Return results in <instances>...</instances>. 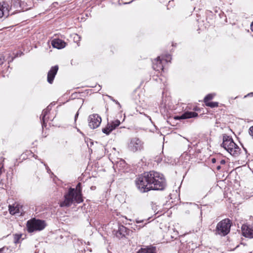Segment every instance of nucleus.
I'll use <instances>...</instances> for the list:
<instances>
[{
    "label": "nucleus",
    "instance_id": "f257e3e1",
    "mask_svg": "<svg viewBox=\"0 0 253 253\" xmlns=\"http://www.w3.org/2000/svg\"><path fill=\"white\" fill-rule=\"evenodd\" d=\"M136 185L142 193L150 190H162L166 185L165 177L162 174L154 171L144 172L139 175L136 180Z\"/></svg>",
    "mask_w": 253,
    "mask_h": 253
},
{
    "label": "nucleus",
    "instance_id": "f03ea898",
    "mask_svg": "<svg viewBox=\"0 0 253 253\" xmlns=\"http://www.w3.org/2000/svg\"><path fill=\"white\" fill-rule=\"evenodd\" d=\"M83 202L82 194L81 183H79L75 188H70L64 195V200L60 203L61 207H70L73 203L78 204Z\"/></svg>",
    "mask_w": 253,
    "mask_h": 253
},
{
    "label": "nucleus",
    "instance_id": "7ed1b4c3",
    "mask_svg": "<svg viewBox=\"0 0 253 253\" xmlns=\"http://www.w3.org/2000/svg\"><path fill=\"white\" fill-rule=\"evenodd\" d=\"M223 142L221 144V147L224 148L228 153L233 156L236 157L240 153V148L234 142L231 136L224 134L222 137Z\"/></svg>",
    "mask_w": 253,
    "mask_h": 253
},
{
    "label": "nucleus",
    "instance_id": "20e7f679",
    "mask_svg": "<svg viewBox=\"0 0 253 253\" xmlns=\"http://www.w3.org/2000/svg\"><path fill=\"white\" fill-rule=\"evenodd\" d=\"M45 226L44 221L35 218L28 220L27 222V227L29 232L42 230Z\"/></svg>",
    "mask_w": 253,
    "mask_h": 253
},
{
    "label": "nucleus",
    "instance_id": "39448f33",
    "mask_svg": "<svg viewBox=\"0 0 253 253\" xmlns=\"http://www.w3.org/2000/svg\"><path fill=\"white\" fill-rule=\"evenodd\" d=\"M230 220L228 218L224 219L217 224L216 233L221 236H225L230 232Z\"/></svg>",
    "mask_w": 253,
    "mask_h": 253
},
{
    "label": "nucleus",
    "instance_id": "423d86ee",
    "mask_svg": "<svg viewBox=\"0 0 253 253\" xmlns=\"http://www.w3.org/2000/svg\"><path fill=\"white\" fill-rule=\"evenodd\" d=\"M128 147L130 151L135 152L143 149V142L139 138L134 137L131 139Z\"/></svg>",
    "mask_w": 253,
    "mask_h": 253
},
{
    "label": "nucleus",
    "instance_id": "0eeeda50",
    "mask_svg": "<svg viewBox=\"0 0 253 253\" xmlns=\"http://www.w3.org/2000/svg\"><path fill=\"white\" fill-rule=\"evenodd\" d=\"M88 126L91 129L98 127L101 122V117L97 114H92L88 118Z\"/></svg>",
    "mask_w": 253,
    "mask_h": 253
},
{
    "label": "nucleus",
    "instance_id": "6e6552de",
    "mask_svg": "<svg viewBox=\"0 0 253 253\" xmlns=\"http://www.w3.org/2000/svg\"><path fill=\"white\" fill-rule=\"evenodd\" d=\"M120 124V121L118 119L111 121L110 123H108L105 128L102 129V131L103 133L108 135L112 131L118 127Z\"/></svg>",
    "mask_w": 253,
    "mask_h": 253
},
{
    "label": "nucleus",
    "instance_id": "1a4fd4ad",
    "mask_svg": "<svg viewBox=\"0 0 253 253\" xmlns=\"http://www.w3.org/2000/svg\"><path fill=\"white\" fill-rule=\"evenodd\" d=\"M10 6L5 1L0 2V18L7 17L9 15Z\"/></svg>",
    "mask_w": 253,
    "mask_h": 253
},
{
    "label": "nucleus",
    "instance_id": "9d476101",
    "mask_svg": "<svg viewBox=\"0 0 253 253\" xmlns=\"http://www.w3.org/2000/svg\"><path fill=\"white\" fill-rule=\"evenodd\" d=\"M243 235L247 238H253V226L247 225H243L242 226Z\"/></svg>",
    "mask_w": 253,
    "mask_h": 253
},
{
    "label": "nucleus",
    "instance_id": "9b49d317",
    "mask_svg": "<svg viewBox=\"0 0 253 253\" xmlns=\"http://www.w3.org/2000/svg\"><path fill=\"white\" fill-rule=\"evenodd\" d=\"M58 70V66L57 65L52 67L50 70L48 71L47 74V82L49 84L53 83V80Z\"/></svg>",
    "mask_w": 253,
    "mask_h": 253
},
{
    "label": "nucleus",
    "instance_id": "f8f14e48",
    "mask_svg": "<svg viewBox=\"0 0 253 253\" xmlns=\"http://www.w3.org/2000/svg\"><path fill=\"white\" fill-rule=\"evenodd\" d=\"M198 116V114L196 112L187 111L184 112L179 116H176L174 117V119L176 120L187 119L192 118H195L197 117Z\"/></svg>",
    "mask_w": 253,
    "mask_h": 253
},
{
    "label": "nucleus",
    "instance_id": "ddd939ff",
    "mask_svg": "<svg viewBox=\"0 0 253 253\" xmlns=\"http://www.w3.org/2000/svg\"><path fill=\"white\" fill-rule=\"evenodd\" d=\"M51 44L54 48L61 49L65 47L66 42L59 39H55L52 41Z\"/></svg>",
    "mask_w": 253,
    "mask_h": 253
},
{
    "label": "nucleus",
    "instance_id": "4468645a",
    "mask_svg": "<svg viewBox=\"0 0 253 253\" xmlns=\"http://www.w3.org/2000/svg\"><path fill=\"white\" fill-rule=\"evenodd\" d=\"M153 68L157 71H160L164 70L163 65L162 64V60L160 56L158 57L155 61L153 62Z\"/></svg>",
    "mask_w": 253,
    "mask_h": 253
},
{
    "label": "nucleus",
    "instance_id": "2eb2a0df",
    "mask_svg": "<svg viewBox=\"0 0 253 253\" xmlns=\"http://www.w3.org/2000/svg\"><path fill=\"white\" fill-rule=\"evenodd\" d=\"M8 207L9 212L12 215L20 212V206L18 204H14L12 205H9Z\"/></svg>",
    "mask_w": 253,
    "mask_h": 253
},
{
    "label": "nucleus",
    "instance_id": "dca6fc26",
    "mask_svg": "<svg viewBox=\"0 0 253 253\" xmlns=\"http://www.w3.org/2000/svg\"><path fill=\"white\" fill-rule=\"evenodd\" d=\"M49 106H48L46 109H44L42 111V114L41 115L42 116L41 118H42V126L45 124V116H46V114H47L48 112L49 111Z\"/></svg>",
    "mask_w": 253,
    "mask_h": 253
},
{
    "label": "nucleus",
    "instance_id": "f3484780",
    "mask_svg": "<svg viewBox=\"0 0 253 253\" xmlns=\"http://www.w3.org/2000/svg\"><path fill=\"white\" fill-rule=\"evenodd\" d=\"M22 234H15L14 235L13 242L17 244L20 242V239L21 238Z\"/></svg>",
    "mask_w": 253,
    "mask_h": 253
},
{
    "label": "nucleus",
    "instance_id": "a211bd4d",
    "mask_svg": "<svg viewBox=\"0 0 253 253\" xmlns=\"http://www.w3.org/2000/svg\"><path fill=\"white\" fill-rule=\"evenodd\" d=\"M152 247H147L146 248H141L138 251V253H148Z\"/></svg>",
    "mask_w": 253,
    "mask_h": 253
},
{
    "label": "nucleus",
    "instance_id": "6ab92c4d",
    "mask_svg": "<svg viewBox=\"0 0 253 253\" xmlns=\"http://www.w3.org/2000/svg\"><path fill=\"white\" fill-rule=\"evenodd\" d=\"M206 106H209L211 108L216 107L218 106V103L216 102H208L205 103Z\"/></svg>",
    "mask_w": 253,
    "mask_h": 253
},
{
    "label": "nucleus",
    "instance_id": "aec40b11",
    "mask_svg": "<svg viewBox=\"0 0 253 253\" xmlns=\"http://www.w3.org/2000/svg\"><path fill=\"white\" fill-rule=\"evenodd\" d=\"M214 94H209L204 98V102L205 103L208 102L209 100H211L214 97Z\"/></svg>",
    "mask_w": 253,
    "mask_h": 253
},
{
    "label": "nucleus",
    "instance_id": "412c9836",
    "mask_svg": "<svg viewBox=\"0 0 253 253\" xmlns=\"http://www.w3.org/2000/svg\"><path fill=\"white\" fill-rule=\"evenodd\" d=\"M120 232L122 233L123 235L125 236L126 234V228L124 226H121L119 227L118 229Z\"/></svg>",
    "mask_w": 253,
    "mask_h": 253
},
{
    "label": "nucleus",
    "instance_id": "4be33fe9",
    "mask_svg": "<svg viewBox=\"0 0 253 253\" xmlns=\"http://www.w3.org/2000/svg\"><path fill=\"white\" fill-rule=\"evenodd\" d=\"M115 235L119 239H121L125 237L122 234V233L120 232V231L119 229L117 231H116Z\"/></svg>",
    "mask_w": 253,
    "mask_h": 253
},
{
    "label": "nucleus",
    "instance_id": "5701e85b",
    "mask_svg": "<svg viewBox=\"0 0 253 253\" xmlns=\"http://www.w3.org/2000/svg\"><path fill=\"white\" fill-rule=\"evenodd\" d=\"M148 253H156V247H152Z\"/></svg>",
    "mask_w": 253,
    "mask_h": 253
},
{
    "label": "nucleus",
    "instance_id": "b1692460",
    "mask_svg": "<svg viewBox=\"0 0 253 253\" xmlns=\"http://www.w3.org/2000/svg\"><path fill=\"white\" fill-rule=\"evenodd\" d=\"M249 133L250 135L253 137V126H251L249 129Z\"/></svg>",
    "mask_w": 253,
    "mask_h": 253
},
{
    "label": "nucleus",
    "instance_id": "393cba45",
    "mask_svg": "<svg viewBox=\"0 0 253 253\" xmlns=\"http://www.w3.org/2000/svg\"><path fill=\"white\" fill-rule=\"evenodd\" d=\"M171 59V58L170 57V55H168L166 56L165 60H166V62H169V61H170Z\"/></svg>",
    "mask_w": 253,
    "mask_h": 253
},
{
    "label": "nucleus",
    "instance_id": "a878e982",
    "mask_svg": "<svg viewBox=\"0 0 253 253\" xmlns=\"http://www.w3.org/2000/svg\"><path fill=\"white\" fill-rule=\"evenodd\" d=\"M141 228V226L140 225H135V226L133 227V229L134 230L140 229Z\"/></svg>",
    "mask_w": 253,
    "mask_h": 253
},
{
    "label": "nucleus",
    "instance_id": "bb28decb",
    "mask_svg": "<svg viewBox=\"0 0 253 253\" xmlns=\"http://www.w3.org/2000/svg\"><path fill=\"white\" fill-rule=\"evenodd\" d=\"M112 100H113L114 102H115L117 104H118V105H119V106L121 107V105H120V104L118 102V101H117V100H115V99H112Z\"/></svg>",
    "mask_w": 253,
    "mask_h": 253
},
{
    "label": "nucleus",
    "instance_id": "cd10ccee",
    "mask_svg": "<svg viewBox=\"0 0 253 253\" xmlns=\"http://www.w3.org/2000/svg\"><path fill=\"white\" fill-rule=\"evenodd\" d=\"M220 163L221 165H224L225 164V161L224 160H222L220 161Z\"/></svg>",
    "mask_w": 253,
    "mask_h": 253
},
{
    "label": "nucleus",
    "instance_id": "c85d7f7f",
    "mask_svg": "<svg viewBox=\"0 0 253 253\" xmlns=\"http://www.w3.org/2000/svg\"><path fill=\"white\" fill-rule=\"evenodd\" d=\"M253 95V92H251V93H248L247 95L245 96V97H246L247 96H252Z\"/></svg>",
    "mask_w": 253,
    "mask_h": 253
},
{
    "label": "nucleus",
    "instance_id": "c756f323",
    "mask_svg": "<svg viewBox=\"0 0 253 253\" xmlns=\"http://www.w3.org/2000/svg\"><path fill=\"white\" fill-rule=\"evenodd\" d=\"M78 115H79V113L77 112L76 113V114L75 115V121H76V120H77V118L78 117Z\"/></svg>",
    "mask_w": 253,
    "mask_h": 253
},
{
    "label": "nucleus",
    "instance_id": "7c9ffc66",
    "mask_svg": "<svg viewBox=\"0 0 253 253\" xmlns=\"http://www.w3.org/2000/svg\"><path fill=\"white\" fill-rule=\"evenodd\" d=\"M143 221V220H138V219H136V222L137 223H141V222H142Z\"/></svg>",
    "mask_w": 253,
    "mask_h": 253
},
{
    "label": "nucleus",
    "instance_id": "2f4dec72",
    "mask_svg": "<svg viewBox=\"0 0 253 253\" xmlns=\"http://www.w3.org/2000/svg\"><path fill=\"white\" fill-rule=\"evenodd\" d=\"M133 1V0H131V1H129V2H125L124 3V4H129V3H130L131 2H132Z\"/></svg>",
    "mask_w": 253,
    "mask_h": 253
},
{
    "label": "nucleus",
    "instance_id": "473e14b6",
    "mask_svg": "<svg viewBox=\"0 0 253 253\" xmlns=\"http://www.w3.org/2000/svg\"><path fill=\"white\" fill-rule=\"evenodd\" d=\"M3 169V165L0 167V175L1 174V172H2V169Z\"/></svg>",
    "mask_w": 253,
    "mask_h": 253
},
{
    "label": "nucleus",
    "instance_id": "72a5a7b5",
    "mask_svg": "<svg viewBox=\"0 0 253 253\" xmlns=\"http://www.w3.org/2000/svg\"><path fill=\"white\" fill-rule=\"evenodd\" d=\"M251 30L253 32V22L252 23V24L251 25Z\"/></svg>",
    "mask_w": 253,
    "mask_h": 253
},
{
    "label": "nucleus",
    "instance_id": "f704fd0d",
    "mask_svg": "<svg viewBox=\"0 0 253 253\" xmlns=\"http://www.w3.org/2000/svg\"><path fill=\"white\" fill-rule=\"evenodd\" d=\"M3 59L0 58V65L3 63Z\"/></svg>",
    "mask_w": 253,
    "mask_h": 253
},
{
    "label": "nucleus",
    "instance_id": "c9c22d12",
    "mask_svg": "<svg viewBox=\"0 0 253 253\" xmlns=\"http://www.w3.org/2000/svg\"><path fill=\"white\" fill-rule=\"evenodd\" d=\"M211 161L213 163H214L215 162V159H214V158L212 159Z\"/></svg>",
    "mask_w": 253,
    "mask_h": 253
},
{
    "label": "nucleus",
    "instance_id": "e433bc0d",
    "mask_svg": "<svg viewBox=\"0 0 253 253\" xmlns=\"http://www.w3.org/2000/svg\"><path fill=\"white\" fill-rule=\"evenodd\" d=\"M3 249H0V253H2V252H3Z\"/></svg>",
    "mask_w": 253,
    "mask_h": 253
},
{
    "label": "nucleus",
    "instance_id": "4c0bfd02",
    "mask_svg": "<svg viewBox=\"0 0 253 253\" xmlns=\"http://www.w3.org/2000/svg\"><path fill=\"white\" fill-rule=\"evenodd\" d=\"M220 169V166L217 167V169Z\"/></svg>",
    "mask_w": 253,
    "mask_h": 253
},
{
    "label": "nucleus",
    "instance_id": "58836bf2",
    "mask_svg": "<svg viewBox=\"0 0 253 253\" xmlns=\"http://www.w3.org/2000/svg\"><path fill=\"white\" fill-rule=\"evenodd\" d=\"M3 161V159L2 158H1L0 159V161Z\"/></svg>",
    "mask_w": 253,
    "mask_h": 253
}]
</instances>
